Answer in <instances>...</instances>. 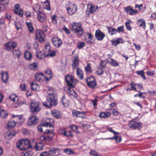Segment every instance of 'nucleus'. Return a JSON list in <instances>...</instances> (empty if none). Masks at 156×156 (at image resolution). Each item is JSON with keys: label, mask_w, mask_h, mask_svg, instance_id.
I'll return each mask as SVG.
<instances>
[{"label": "nucleus", "mask_w": 156, "mask_h": 156, "mask_svg": "<svg viewBox=\"0 0 156 156\" xmlns=\"http://www.w3.org/2000/svg\"><path fill=\"white\" fill-rule=\"evenodd\" d=\"M33 143L34 140L30 141L28 139L20 140L17 143L16 146L21 150H26L28 148H32Z\"/></svg>", "instance_id": "f257e3e1"}, {"label": "nucleus", "mask_w": 156, "mask_h": 156, "mask_svg": "<svg viewBox=\"0 0 156 156\" xmlns=\"http://www.w3.org/2000/svg\"><path fill=\"white\" fill-rule=\"evenodd\" d=\"M57 96L56 94L51 96H47V101L43 103V105L47 107L55 106L58 103Z\"/></svg>", "instance_id": "f03ea898"}, {"label": "nucleus", "mask_w": 156, "mask_h": 156, "mask_svg": "<svg viewBox=\"0 0 156 156\" xmlns=\"http://www.w3.org/2000/svg\"><path fill=\"white\" fill-rule=\"evenodd\" d=\"M41 109V104L39 102L34 100L32 101L30 105V110L32 114H37Z\"/></svg>", "instance_id": "7ed1b4c3"}, {"label": "nucleus", "mask_w": 156, "mask_h": 156, "mask_svg": "<svg viewBox=\"0 0 156 156\" xmlns=\"http://www.w3.org/2000/svg\"><path fill=\"white\" fill-rule=\"evenodd\" d=\"M71 29L78 35L81 36L84 33L81 24L79 23H73L71 24Z\"/></svg>", "instance_id": "20e7f679"}, {"label": "nucleus", "mask_w": 156, "mask_h": 156, "mask_svg": "<svg viewBox=\"0 0 156 156\" xmlns=\"http://www.w3.org/2000/svg\"><path fill=\"white\" fill-rule=\"evenodd\" d=\"M65 80L69 88H73L75 86L76 84L74 82V78L71 75H67L65 77Z\"/></svg>", "instance_id": "39448f33"}, {"label": "nucleus", "mask_w": 156, "mask_h": 156, "mask_svg": "<svg viewBox=\"0 0 156 156\" xmlns=\"http://www.w3.org/2000/svg\"><path fill=\"white\" fill-rule=\"evenodd\" d=\"M77 7L76 5L72 3L69 4V6L66 8V10L69 15H72L76 12Z\"/></svg>", "instance_id": "423d86ee"}, {"label": "nucleus", "mask_w": 156, "mask_h": 156, "mask_svg": "<svg viewBox=\"0 0 156 156\" xmlns=\"http://www.w3.org/2000/svg\"><path fill=\"white\" fill-rule=\"evenodd\" d=\"M129 128L133 129H138L142 125V123L140 122H137L134 120L130 121L128 124Z\"/></svg>", "instance_id": "0eeeda50"}, {"label": "nucleus", "mask_w": 156, "mask_h": 156, "mask_svg": "<svg viewBox=\"0 0 156 156\" xmlns=\"http://www.w3.org/2000/svg\"><path fill=\"white\" fill-rule=\"evenodd\" d=\"M17 43L16 42L10 41L7 43L5 45V48L8 50H13L17 46Z\"/></svg>", "instance_id": "6e6552de"}, {"label": "nucleus", "mask_w": 156, "mask_h": 156, "mask_svg": "<svg viewBox=\"0 0 156 156\" xmlns=\"http://www.w3.org/2000/svg\"><path fill=\"white\" fill-rule=\"evenodd\" d=\"M39 121L37 116L33 115H31L29 118L27 122L28 125L33 126L37 124Z\"/></svg>", "instance_id": "1a4fd4ad"}, {"label": "nucleus", "mask_w": 156, "mask_h": 156, "mask_svg": "<svg viewBox=\"0 0 156 156\" xmlns=\"http://www.w3.org/2000/svg\"><path fill=\"white\" fill-rule=\"evenodd\" d=\"M86 112H80L76 110L73 111L72 115L74 117H81L84 118L85 117Z\"/></svg>", "instance_id": "9d476101"}, {"label": "nucleus", "mask_w": 156, "mask_h": 156, "mask_svg": "<svg viewBox=\"0 0 156 156\" xmlns=\"http://www.w3.org/2000/svg\"><path fill=\"white\" fill-rule=\"evenodd\" d=\"M36 37L40 42L44 41L45 36L44 32L41 30H37L36 32Z\"/></svg>", "instance_id": "9b49d317"}, {"label": "nucleus", "mask_w": 156, "mask_h": 156, "mask_svg": "<svg viewBox=\"0 0 156 156\" xmlns=\"http://www.w3.org/2000/svg\"><path fill=\"white\" fill-rule=\"evenodd\" d=\"M52 41L55 47L59 48L62 44V41L58 37H54L52 39Z\"/></svg>", "instance_id": "f8f14e48"}, {"label": "nucleus", "mask_w": 156, "mask_h": 156, "mask_svg": "<svg viewBox=\"0 0 156 156\" xmlns=\"http://www.w3.org/2000/svg\"><path fill=\"white\" fill-rule=\"evenodd\" d=\"M52 126L49 122H46L44 123L41 124L40 125H38L37 126V128L38 130L40 132H43L44 129L43 127H49L50 128H51Z\"/></svg>", "instance_id": "ddd939ff"}, {"label": "nucleus", "mask_w": 156, "mask_h": 156, "mask_svg": "<svg viewBox=\"0 0 156 156\" xmlns=\"http://www.w3.org/2000/svg\"><path fill=\"white\" fill-rule=\"evenodd\" d=\"M49 152L50 156H58L60 154L59 149L57 148H51Z\"/></svg>", "instance_id": "4468645a"}, {"label": "nucleus", "mask_w": 156, "mask_h": 156, "mask_svg": "<svg viewBox=\"0 0 156 156\" xmlns=\"http://www.w3.org/2000/svg\"><path fill=\"white\" fill-rule=\"evenodd\" d=\"M37 14V18L38 20L41 22L44 23L45 22L46 20V15L42 12H38Z\"/></svg>", "instance_id": "2eb2a0df"}, {"label": "nucleus", "mask_w": 156, "mask_h": 156, "mask_svg": "<svg viewBox=\"0 0 156 156\" xmlns=\"http://www.w3.org/2000/svg\"><path fill=\"white\" fill-rule=\"evenodd\" d=\"M95 36L97 39L99 41L102 40L105 37V34L100 30L96 31Z\"/></svg>", "instance_id": "dca6fc26"}, {"label": "nucleus", "mask_w": 156, "mask_h": 156, "mask_svg": "<svg viewBox=\"0 0 156 156\" xmlns=\"http://www.w3.org/2000/svg\"><path fill=\"white\" fill-rule=\"evenodd\" d=\"M33 147L32 148L34 147L36 151H39L43 149L44 147V144L42 143H39L37 144L36 142H35L34 141L33 143Z\"/></svg>", "instance_id": "f3484780"}, {"label": "nucleus", "mask_w": 156, "mask_h": 156, "mask_svg": "<svg viewBox=\"0 0 156 156\" xmlns=\"http://www.w3.org/2000/svg\"><path fill=\"white\" fill-rule=\"evenodd\" d=\"M125 9L126 12L127 13H129L130 15H135L137 14L138 12L137 10H134L130 6L126 7Z\"/></svg>", "instance_id": "a211bd4d"}, {"label": "nucleus", "mask_w": 156, "mask_h": 156, "mask_svg": "<svg viewBox=\"0 0 156 156\" xmlns=\"http://www.w3.org/2000/svg\"><path fill=\"white\" fill-rule=\"evenodd\" d=\"M79 61L78 57H75L73 61V63L72 64L73 69L74 70L79 64Z\"/></svg>", "instance_id": "6ab92c4d"}, {"label": "nucleus", "mask_w": 156, "mask_h": 156, "mask_svg": "<svg viewBox=\"0 0 156 156\" xmlns=\"http://www.w3.org/2000/svg\"><path fill=\"white\" fill-rule=\"evenodd\" d=\"M16 132L14 131H12L10 132L7 133L5 135V137L7 139H9L12 138L16 134Z\"/></svg>", "instance_id": "aec40b11"}, {"label": "nucleus", "mask_w": 156, "mask_h": 156, "mask_svg": "<svg viewBox=\"0 0 156 156\" xmlns=\"http://www.w3.org/2000/svg\"><path fill=\"white\" fill-rule=\"evenodd\" d=\"M48 96H51L56 94L55 93V90L52 87L48 88L46 89Z\"/></svg>", "instance_id": "412c9836"}, {"label": "nucleus", "mask_w": 156, "mask_h": 156, "mask_svg": "<svg viewBox=\"0 0 156 156\" xmlns=\"http://www.w3.org/2000/svg\"><path fill=\"white\" fill-rule=\"evenodd\" d=\"M106 27L108 30V33L110 34L111 35H113L116 33L117 30L115 28L108 26H106Z\"/></svg>", "instance_id": "4be33fe9"}, {"label": "nucleus", "mask_w": 156, "mask_h": 156, "mask_svg": "<svg viewBox=\"0 0 156 156\" xmlns=\"http://www.w3.org/2000/svg\"><path fill=\"white\" fill-rule=\"evenodd\" d=\"M137 24L139 27H142L145 29L146 28L145 22L144 20L141 19L139 20L137 22Z\"/></svg>", "instance_id": "5701e85b"}, {"label": "nucleus", "mask_w": 156, "mask_h": 156, "mask_svg": "<svg viewBox=\"0 0 156 156\" xmlns=\"http://www.w3.org/2000/svg\"><path fill=\"white\" fill-rule=\"evenodd\" d=\"M51 113L52 115L56 118L58 119L61 117L59 112L57 110H52L51 111Z\"/></svg>", "instance_id": "b1692460"}, {"label": "nucleus", "mask_w": 156, "mask_h": 156, "mask_svg": "<svg viewBox=\"0 0 156 156\" xmlns=\"http://www.w3.org/2000/svg\"><path fill=\"white\" fill-rule=\"evenodd\" d=\"M2 78L3 82L6 83L8 81L9 75L7 73H2Z\"/></svg>", "instance_id": "393cba45"}, {"label": "nucleus", "mask_w": 156, "mask_h": 156, "mask_svg": "<svg viewBox=\"0 0 156 156\" xmlns=\"http://www.w3.org/2000/svg\"><path fill=\"white\" fill-rule=\"evenodd\" d=\"M119 134H116V135H115V136L114 137H111L110 138H106V139L108 140H112V139H115V141L117 143H119L121 141L122 138L121 137V136L118 135Z\"/></svg>", "instance_id": "a878e982"}, {"label": "nucleus", "mask_w": 156, "mask_h": 156, "mask_svg": "<svg viewBox=\"0 0 156 156\" xmlns=\"http://www.w3.org/2000/svg\"><path fill=\"white\" fill-rule=\"evenodd\" d=\"M98 6L95 5H92L90 6L89 9H87V11L89 12L90 13H94L96 10L98 9Z\"/></svg>", "instance_id": "bb28decb"}, {"label": "nucleus", "mask_w": 156, "mask_h": 156, "mask_svg": "<svg viewBox=\"0 0 156 156\" xmlns=\"http://www.w3.org/2000/svg\"><path fill=\"white\" fill-rule=\"evenodd\" d=\"M111 43L113 45L116 46L118 44L121 43H122V40L121 38L117 39L116 40H112Z\"/></svg>", "instance_id": "cd10ccee"}, {"label": "nucleus", "mask_w": 156, "mask_h": 156, "mask_svg": "<svg viewBox=\"0 0 156 156\" xmlns=\"http://www.w3.org/2000/svg\"><path fill=\"white\" fill-rule=\"evenodd\" d=\"M76 74L78 77L81 80H82L83 78V72L82 70L79 68H77Z\"/></svg>", "instance_id": "c85d7f7f"}, {"label": "nucleus", "mask_w": 156, "mask_h": 156, "mask_svg": "<svg viewBox=\"0 0 156 156\" xmlns=\"http://www.w3.org/2000/svg\"><path fill=\"white\" fill-rule=\"evenodd\" d=\"M16 123V122L13 120H11L9 122L7 125V126L9 129L13 128L15 126Z\"/></svg>", "instance_id": "c756f323"}, {"label": "nucleus", "mask_w": 156, "mask_h": 156, "mask_svg": "<svg viewBox=\"0 0 156 156\" xmlns=\"http://www.w3.org/2000/svg\"><path fill=\"white\" fill-rule=\"evenodd\" d=\"M43 76V74L41 73H37L35 74V79L37 81H40Z\"/></svg>", "instance_id": "7c9ffc66"}, {"label": "nucleus", "mask_w": 156, "mask_h": 156, "mask_svg": "<svg viewBox=\"0 0 156 156\" xmlns=\"http://www.w3.org/2000/svg\"><path fill=\"white\" fill-rule=\"evenodd\" d=\"M8 115V113L6 111L3 109L0 110V115L2 118H5Z\"/></svg>", "instance_id": "2f4dec72"}, {"label": "nucleus", "mask_w": 156, "mask_h": 156, "mask_svg": "<svg viewBox=\"0 0 156 156\" xmlns=\"http://www.w3.org/2000/svg\"><path fill=\"white\" fill-rule=\"evenodd\" d=\"M67 92L68 93H69L70 95L73 96L75 98H77V94L73 90L72 88H68Z\"/></svg>", "instance_id": "473e14b6"}, {"label": "nucleus", "mask_w": 156, "mask_h": 156, "mask_svg": "<svg viewBox=\"0 0 156 156\" xmlns=\"http://www.w3.org/2000/svg\"><path fill=\"white\" fill-rule=\"evenodd\" d=\"M110 115L111 114L110 113L102 112L101 113L99 116L101 118L104 119L109 117Z\"/></svg>", "instance_id": "72a5a7b5"}, {"label": "nucleus", "mask_w": 156, "mask_h": 156, "mask_svg": "<svg viewBox=\"0 0 156 156\" xmlns=\"http://www.w3.org/2000/svg\"><path fill=\"white\" fill-rule=\"evenodd\" d=\"M61 101L62 102V105L65 106L66 104H68L69 101L67 99V98H66L64 94H63L61 99Z\"/></svg>", "instance_id": "f704fd0d"}, {"label": "nucleus", "mask_w": 156, "mask_h": 156, "mask_svg": "<svg viewBox=\"0 0 156 156\" xmlns=\"http://www.w3.org/2000/svg\"><path fill=\"white\" fill-rule=\"evenodd\" d=\"M111 62H110V64L113 67H116L118 66L119 65V62L116 61L112 58H111Z\"/></svg>", "instance_id": "c9c22d12"}, {"label": "nucleus", "mask_w": 156, "mask_h": 156, "mask_svg": "<svg viewBox=\"0 0 156 156\" xmlns=\"http://www.w3.org/2000/svg\"><path fill=\"white\" fill-rule=\"evenodd\" d=\"M86 80L87 83V84L90 83H93L94 81H96L95 79L93 76H91L90 77H88L87 79H86Z\"/></svg>", "instance_id": "e433bc0d"}, {"label": "nucleus", "mask_w": 156, "mask_h": 156, "mask_svg": "<svg viewBox=\"0 0 156 156\" xmlns=\"http://www.w3.org/2000/svg\"><path fill=\"white\" fill-rule=\"evenodd\" d=\"M30 86L32 89L34 90H37L39 88V85L35 83H32L30 84Z\"/></svg>", "instance_id": "4c0bfd02"}, {"label": "nucleus", "mask_w": 156, "mask_h": 156, "mask_svg": "<svg viewBox=\"0 0 156 156\" xmlns=\"http://www.w3.org/2000/svg\"><path fill=\"white\" fill-rule=\"evenodd\" d=\"M25 58L27 60H30L32 57V55L29 52L26 51L24 53Z\"/></svg>", "instance_id": "58836bf2"}, {"label": "nucleus", "mask_w": 156, "mask_h": 156, "mask_svg": "<svg viewBox=\"0 0 156 156\" xmlns=\"http://www.w3.org/2000/svg\"><path fill=\"white\" fill-rule=\"evenodd\" d=\"M41 9V6L38 4H36L34 6L33 8L34 10L36 12L37 14L38 13V12H41L39 10Z\"/></svg>", "instance_id": "ea45409f"}, {"label": "nucleus", "mask_w": 156, "mask_h": 156, "mask_svg": "<svg viewBox=\"0 0 156 156\" xmlns=\"http://www.w3.org/2000/svg\"><path fill=\"white\" fill-rule=\"evenodd\" d=\"M27 25L28 27V30L30 32L33 33L34 31V28L30 22H27Z\"/></svg>", "instance_id": "a19ab883"}, {"label": "nucleus", "mask_w": 156, "mask_h": 156, "mask_svg": "<svg viewBox=\"0 0 156 156\" xmlns=\"http://www.w3.org/2000/svg\"><path fill=\"white\" fill-rule=\"evenodd\" d=\"M45 73L48 75L49 76V78H46L47 80H50L52 76L51 70L50 69H48L45 70Z\"/></svg>", "instance_id": "79ce46f5"}, {"label": "nucleus", "mask_w": 156, "mask_h": 156, "mask_svg": "<svg viewBox=\"0 0 156 156\" xmlns=\"http://www.w3.org/2000/svg\"><path fill=\"white\" fill-rule=\"evenodd\" d=\"M137 74L140 76L144 80L146 79V77L144 75V73L143 70L138 71L136 72Z\"/></svg>", "instance_id": "37998d69"}, {"label": "nucleus", "mask_w": 156, "mask_h": 156, "mask_svg": "<svg viewBox=\"0 0 156 156\" xmlns=\"http://www.w3.org/2000/svg\"><path fill=\"white\" fill-rule=\"evenodd\" d=\"M49 52V53L45 55V57L50 56L51 57H53L56 55V52L55 51L50 50Z\"/></svg>", "instance_id": "c03bdc74"}, {"label": "nucleus", "mask_w": 156, "mask_h": 156, "mask_svg": "<svg viewBox=\"0 0 156 156\" xmlns=\"http://www.w3.org/2000/svg\"><path fill=\"white\" fill-rule=\"evenodd\" d=\"M50 44L49 43H47L46 44L45 48L44 49V51L45 52H48L50 50Z\"/></svg>", "instance_id": "a18cd8bd"}, {"label": "nucleus", "mask_w": 156, "mask_h": 156, "mask_svg": "<svg viewBox=\"0 0 156 156\" xmlns=\"http://www.w3.org/2000/svg\"><path fill=\"white\" fill-rule=\"evenodd\" d=\"M85 69L86 72L87 73H90L92 71L91 68L90 66V64L89 63H88L86 66L85 67Z\"/></svg>", "instance_id": "49530a36"}, {"label": "nucleus", "mask_w": 156, "mask_h": 156, "mask_svg": "<svg viewBox=\"0 0 156 156\" xmlns=\"http://www.w3.org/2000/svg\"><path fill=\"white\" fill-rule=\"evenodd\" d=\"M64 136H65L67 137H69V136L73 137V134L72 133V132L71 131H66L65 130V132H64Z\"/></svg>", "instance_id": "de8ad7c7"}, {"label": "nucleus", "mask_w": 156, "mask_h": 156, "mask_svg": "<svg viewBox=\"0 0 156 156\" xmlns=\"http://www.w3.org/2000/svg\"><path fill=\"white\" fill-rule=\"evenodd\" d=\"M104 73V71L102 68H98L96 72V73L99 75H102Z\"/></svg>", "instance_id": "09e8293b"}, {"label": "nucleus", "mask_w": 156, "mask_h": 156, "mask_svg": "<svg viewBox=\"0 0 156 156\" xmlns=\"http://www.w3.org/2000/svg\"><path fill=\"white\" fill-rule=\"evenodd\" d=\"M53 129H50L48 128H47L45 129H44L43 132L44 133L49 134V133H53V127L52 126Z\"/></svg>", "instance_id": "8fccbe9b"}, {"label": "nucleus", "mask_w": 156, "mask_h": 156, "mask_svg": "<svg viewBox=\"0 0 156 156\" xmlns=\"http://www.w3.org/2000/svg\"><path fill=\"white\" fill-rule=\"evenodd\" d=\"M88 86L90 88L94 89L95 88V87L96 86V81H94L92 82V83H90L89 84H87Z\"/></svg>", "instance_id": "3c124183"}, {"label": "nucleus", "mask_w": 156, "mask_h": 156, "mask_svg": "<svg viewBox=\"0 0 156 156\" xmlns=\"http://www.w3.org/2000/svg\"><path fill=\"white\" fill-rule=\"evenodd\" d=\"M85 44L84 42H80L77 43V47L79 49L82 48L85 46Z\"/></svg>", "instance_id": "603ef678"}, {"label": "nucleus", "mask_w": 156, "mask_h": 156, "mask_svg": "<svg viewBox=\"0 0 156 156\" xmlns=\"http://www.w3.org/2000/svg\"><path fill=\"white\" fill-rule=\"evenodd\" d=\"M45 4L46 5V7H45V8H46L48 11H50L51 10V8L50 6V3L49 2L48 0H46L45 2Z\"/></svg>", "instance_id": "864d4df0"}, {"label": "nucleus", "mask_w": 156, "mask_h": 156, "mask_svg": "<svg viewBox=\"0 0 156 156\" xmlns=\"http://www.w3.org/2000/svg\"><path fill=\"white\" fill-rule=\"evenodd\" d=\"M14 12L16 14L18 15L21 17L23 16V12L21 9L18 10H15Z\"/></svg>", "instance_id": "5fc2aeb1"}, {"label": "nucleus", "mask_w": 156, "mask_h": 156, "mask_svg": "<svg viewBox=\"0 0 156 156\" xmlns=\"http://www.w3.org/2000/svg\"><path fill=\"white\" fill-rule=\"evenodd\" d=\"M30 69L31 70H35L37 67V65L36 63H34L30 65Z\"/></svg>", "instance_id": "6e6d98bb"}, {"label": "nucleus", "mask_w": 156, "mask_h": 156, "mask_svg": "<svg viewBox=\"0 0 156 156\" xmlns=\"http://www.w3.org/2000/svg\"><path fill=\"white\" fill-rule=\"evenodd\" d=\"M49 135L45 136L47 141L50 140L53 137L54 135L53 133H49Z\"/></svg>", "instance_id": "4d7b16f0"}, {"label": "nucleus", "mask_w": 156, "mask_h": 156, "mask_svg": "<svg viewBox=\"0 0 156 156\" xmlns=\"http://www.w3.org/2000/svg\"><path fill=\"white\" fill-rule=\"evenodd\" d=\"M64 152L68 154L73 153V151L70 149H64Z\"/></svg>", "instance_id": "13d9d810"}, {"label": "nucleus", "mask_w": 156, "mask_h": 156, "mask_svg": "<svg viewBox=\"0 0 156 156\" xmlns=\"http://www.w3.org/2000/svg\"><path fill=\"white\" fill-rule=\"evenodd\" d=\"M15 24L17 30H19L21 28V25L20 23L19 22H17L15 23Z\"/></svg>", "instance_id": "bf43d9fd"}, {"label": "nucleus", "mask_w": 156, "mask_h": 156, "mask_svg": "<svg viewBox=\"0 0 156 156\" xmlns=\"http://www.w3.org/2000/svg\"><path fill=\"white\" fill-rule=\"evenodd\" d=\"M13 54L16 55L18 58L20 56L21 54L19 51L18 50H15L13 51Z\"/></svg>", "instance_id": "052dcab7"}, {"label": "nucleus", "mask_w": 156, "mask_h": 156, "mask_svg": "<svg viewBox=\"0 0 156 156\" xmlns=\"http://www.w3.org/2000/svg\"><path fill=\"white\" fill-rule=\"evenodd\" d=\"M40 156H50L49 152H48L47 151H44L40 154Z\"/></svg>", "instance_id": "680f3d73"}, {"label": "nucleus", "mask_w": 156, "mask_h": 156, "mask_svg": "<svg viewBox=\"0 0 156 156\" xmlns=\"http://www.w3.org/2000/svg\"><path fill=\"white\" fill-rule=\"evenodd\" d=\"M125 25L127 30H131L132 27H130V23L127 22L125 23Z\"/></svg>", "instance_id": "e2e57ef3"}, {"label": "nucleus", "mask_w": 156, "mask_h": 156, "mask_svg": "<svg viewBox=\"0 0 156 156\" xmlns=\"http://www.w3.org/2000/svg\"><path fill=\"white\" fill-rule=\"evenodd\" d=\"M71 129L74 131H76L78 129V127L75 125H73L70 126Z\"/></svg>", "instance_id": "0e129e2a"}, {"label": "nucleus", "mask_w": 156, "mask_h": 156, "mask_svg": "<svg viewBox=\"0 0 156 156\" xmlns=\"http://www.w3.org/2000/svg\"><path fill=\"white\" fill-rule=\"evenodd\" d=\"M51 20L52 22L54 24H56L57 23V19L55 15H53L51 17Z\"/></svg>", "instance_id": "69168bd1"}, {"label": "nucleus", "mask_w": 156, "mask_h": 156, "mask_svg": "<svg viewBox=\"0 0 156 156\" xmlns=\"http://www.w3.org/2000/svg\"><path fill=\"white\" fill-rule=\"evenodd\" d=\"M124 27L123 26L119 27H117V30L118 32H123L124 31Z\"/></svg>", "instance_id": "338daca9"}, {"label": "nucleus", "mask_w": 156, "mask_h": 156, "mask_svg": "<svg viewBox=\"0 0 156 156\" xmlns=\"http://www.w3.org/2000/svg\"><path fill=\"white\" fill-rule=\"evenodd\" d=\"M5 9V7L4 5L3 4H0V11H4Z\"/></svg>", "instance_id": "774afa93"}]
</instances>
